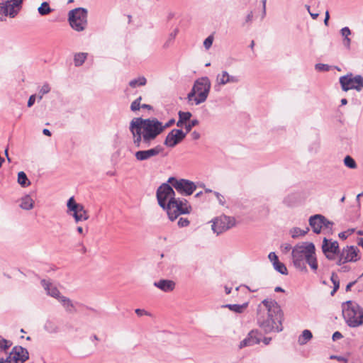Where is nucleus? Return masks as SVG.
<instances>
[{
    "label": "nucleus",
    "instance_id": "1",
    "mask_svg": "<svg viewBox=\"0 0 363 363\" xmlns=\"http://www.w3.org/2000/svg\"><path fill=\"white\" fill-rule=\"evenodd\" d=\"M129 130L132 135L133 146L142 149L150 146L151 143L162 133V122L156 118H134L130 122Z\"/></svg>",
    "mask_w": 363,
    "mask_h": 363
},
{
    "label": "nucleus",
    "instance_id": "2",
    "mask_svg": "<svg viewBox=\"0 0 363 363\" xmlns=\"http://www.w3.org/2000/svg\"><path fill=\"white\" fill-rule=\"evenodd\" d=\"M283 320L284 313L275 300L267 298L257 306V323L266 333L282 331Z\"/></svg>",
    "mask_w": 363,
    "mask_h": 363
},
{
    "label": "nucleus",
    "instance_id": "3",
    "mask_svg": "<svg viewBox=\"0 0 363 363\" xmlns=\"http://www.w3.org/2000/svg\"><path fill=\"white\" fill-rule=\"evenodd\" d=\"M291 257L294 267L299 270H306V264L313 271L318 269L315 248L312 242H305L295 245L292 249Z\"/></svg>",
    "mask_w": 363,
    "mask_h": 363
},
{
    "label": "nucleus",
    "instance_id": "4",
    "mask_svg": "<svg viewBox=\"0 0 363 363\" xmlns=\"http://www.w3.org/2000/svg\"><path fill=\"white\" fill-rule=\"evenodd\" d=\"M211 87V83L208 77L197 79L187 95L188 101H194L196 105L205 102L208 96Z\"/></svg>",
    "mask_w": 363,
    "mask_h": 363
},
{
    "label": "nucleus",
    "instance_id": "5",
    "mask_svg": "<svg viewBox=\"0 0 363 363\" xmlns=\"http://www.w3.org/2000/svg\"><path fill=\"white\" fill-rule=\"evenodd\" d=\"M342 311L348 326L355 328L363 324V308L357 303L352 301L342 303Z\"/></svg>",
    "mask_w": 363,
    "mask_h": 363
},
{
    "label": "nucleus",
    "instance_id": "6",
    "mask_svg": "<svg viewBox=\"0 0 363 363\" xmlns=\"http://www.w3.org/2000/svg\"><path fill=\"white\" fill-rule=\"evenodd\" d=\"M164 209L167 211L169 218L171 220H174L182 214L189 213L191 207L186 199H176L167 202V207Z\"/></svg>",
    "mask_w": 363,
    "mask_h": 363
},
{
    "label": "nucleus",
    "instance_id": "7",
    "mask_svg": "<svg viewBox=\"0 0 363 363\" xmlns=\"http://www.w3.org/2000/svg\"><path fill=\"white\" fill-rule=\"evenodd\" d=\"M70 26L76 31L84 30L87 25V11L83 8H77L69 12Z\"/></svg>",
    "mask_w": 363,
    "mask_h": 363
},
{
    "label": "nucleus",
    "instance_id": "8",
    "mask_svg": "<svg viewBox=\"0 0 363 363\" xmlns=\"http://www.w3.org/2000/svg\"><path fill=\"white\" fill-rule=\"evenodd\" d=\"M339 82L341 89L344 91L351 89L361 91L363 89V77L359 74L354 75L352 73H348L346 75L341 76Z\"/></svg>",
    "mask_w": 363,
    "mask_h": 363
},
{
    "label": "nucleus",
    "instance_id": "9",
    "mask_svg": "<svg viewBox=\"0 0 363 363\" xmlns=\"http://www.w3.org/2000/svg\"><path fill=\"white\" fill-rule=\"evenodd\" d=\"M167 182L174 187L176 191L185 196L191 195L196 189V184L190 180L185 179H177L175 177H169Z\"/></svg>",
    "mask_w": 363,
    "mask_h": 363
},
{
    "label": "nucleus",
    "instance_id": "10",
    "mask_svg": "<svg viewBox=\"0 0 363 363\" xmlns=\"http://www.w3.org/2000/svg\"><path fill=\"white\" fill-rule=\"evenodd\" d=\"M172 186L167 183L162 184L157 190V199L159 205L162 208L167 207V202L175 200V192Z\"/></svg>",
    "mask_w": 363,
    "mask_h": 363
},
{
    "label": "nucleus",
    "instance_id": "11",
    "mask_svg": "<svg viewBox=\"0 0 363 363\" xmlns=\"http://www.w3.org/2000/svg\"><path fill=\"white\" fill-rule=\"evenodd\" d=\"M212 230L219 235L233 227L235 224V218L225 215L216 218L212 221Z\"/></svg>",
    "mask_w": 363,
    "mask_h": 363
},
{
    "label": "nucleus",
    "instance_id": "12",
    "mask_svg": "<svg viewBox=\"0 0 363 363\" xmlns=\"http://www.w3.org/2000/svg\"><path fill=\"white\" fill-rule=\"evenodd\" d=\"M68 213H70L77 223L86 220L89 215L82 204L76 203L73 197L69 198L67 203Z\"/></svg>",
    "mask_w": 363,
    "mask_h": 363
},
{
    "label": "nucleus",
    "instance_id": "13",
    "mask_svg": "<svg viewBox=\"0 0 363 363\" xmlns=\"http://www.w3.org/2000/svg\"><path fill=\"white\" fill-rule=\"evenodd\" d=\"M309 225L313 233L319 234L323 228L331 230L333 225L332 221L328 220L324 216L321 214H315L309 218Z\"/></svg>",
    "mask_w": 363,
    "mask_h": 363
},
{
    "label": "nucleus",
    "instance_id": "14",
    "mask_svg": "<svg viewBox=\"0 0 363 363\" xmlns=\"http://www.w3.org/2000/svg\"><path fill=\"white\" fill-rule=\"evenodd\" d=\"M163 150V147L158 145L150 149L136 151L134 156L138 162L149 161L157 157Z\"/></svg>",
    "mask_w": 363,
    "mask_h": 363
},
{
    "label": "nucleus",
    "instance_id": "15",
    "mask_svg": "<svg viewBox=\"0 0 363 363\" xmlns=\"http://www.w3.org/2000/svg\"><path fill=\"white\" fill-rule=\"evenodd\" d=\"M28 359V350L21 346H15L5 361L7 363H23Z\"/></svg>",
    "mask_w": 363,
    "mask_h": 363
},
{
    "label": "nucleus",
    "instance_id": "16",
    "mask_svg": "<svg viewBox=\"0 0 363 363\" xmlns=\"http://www.w3.org/2000/svg\"><path fill=\"white\" fill-rule=\"evenodd\" d=\"M322 250L328 259L333 260L336 255L340 252L339 244L335 240L333 241L325 238L323 240Z\"/></svg>",
    "mask_w": 363,
    "mask_h": 363
},
{
    "label": "nucleus",
    "instance_id": "17",
    "mask_svg": "<svg viewBox=\"0 0 363 363\" xmlns=\"http://www.w3.org/2000/svg\"><path fill=\"white\" fill-rule=\"evenodd\" d=\"M186 135V133L181 129H173L166 136L164 145L168 147H174L185 138Z\"/></svg>",
    "mask_w": 363,
    "mask_h": 363
},
{
    "label": "nucleus",
    "instance_id": "18",
    "mask_svg": "<svg viewBox=\"0 0 363 363\" xmlns=\"http://www.w3.org/2000/svg\"><path fill=\"white\" fill-rule=\"evenodd\" d=\"M239 82V78L234 75H230L227 71L223 70L218 73L216 77L214 89L219 91L220 86L227 84H236Z\"/></svg>",
    "mask_w": 363,
    "mask_h": 363
},
{
    "label": "nucleus",
    "instance_id": "19",
    "mask_svg": "<svg viewBox=\"0 0 363 363\" xmlns=\"http://www.w3.org/2000/svg\"><path fill=\"white\" fill-rule=\"evenodd\" d=\"M22 2L23 0H7L2 3L5 18H14L21 10Z\"/></svg>",
    "mask_w": 363,
    "mask_h": 363
},
{
    "label": "nucleus",
    "instance_id": "20",
    "mask_svg": "<svg viewBox=\"0 0 363 363\" xmlns=\"http://www.w3.org/2000/svg\"><path fill=\"white\" fill-rule=\"evenodd\" d=\"M343 262H356L360 259L359 250L354 246H347L342 250Z\"/></svg>",
    "mask_w": 363,
    "mask_h": 363
},
{
    "label": "nucleus",
    "instance_id": "21",
    "mask_svg": "<svg viewBox=\"0 0 363 363\" xmlns=\"http://www.w3.org/2000/svg\"><path fill=\"white\" fill-rule=\"evenodd\" d=\"M41 284L46 291L47 294L58 300L62 295L58 290V289L51 282L43 279L41 280Z\"/></svg>",
    "mask_w": 363,
    "mask_h": 363
},
{
    "label": "nucleus",
    "instance_id": "22",
    "mask_svg": "<svg viewBox=\"0 0 363 363\" xmlns=\"http://www.w3.org/2000/svg\"><path fill=\"white\" fill-rule=\"evenodd\" d=\"M259 342L260 340L257 337V333L252 330L248 333L247 336L240 342L239 348L242 349L245 347L252 346L259 343Z\"/></svg>",
    "mask_w": 363,
    "mask_h": 363
},
{
    "label": "nucleus",
    "instance_id": "23",
    "mask_svg": "<svg viewBox=\"0 0 363 363\" xmlns=\"http://www.w3.org/2000/svg\"><path fill=\"white\" fill-rule=\"evenodd\" d=\"M175 282L169 279H160L154 283V286L164 292L172 291L175 288Z\"/></svg>",
    "mask_w": 363,
    "mask_h": 363
},
{
    "label": "nucleus",
    "instance_id": "24",
    "mask_svg": "<svg viewBox=\"0 0 363 363\" xmlns=\"http://www.w3.org/2000/svg\"><path fill=\"white\" fill-rule=\"evenodd\" d=\"M67 313H75L77 308L72 301L65 296H62L57 300Z\"/></svg>",
    "mask_w": 363,
    "mask_h": 363
},
{
    "label": "nucleus",
    "instance_id": "25",
    "mask_svg": "<svg viewBox=\"0 0 363 363\" xmlns=\"http://www.w3.org/2000/svg\"><path fill=\"white\" fill-rule=\"evenodd\" d=\"M249 303L245 302L242 304H226L222 307L228 308L231 311L237 313H242L248 307Z\"/></svg>",
    "mask_w": 363,
    "mask_h": 363
},
{
    "label": "nucleus",
    "instance_id": "26",
    "mask_svg": "<svg viewBox=\"0 0 363 363\" xmlns=\"http://www.w3.org/2000/svg\"><path fill=\"white\" fill-rule=\"evenodd\" d=\"M34 206V201L30 195H26L21 199L20 207L26 211L31 210Z\"/></svg>",
    "mask_w": 363,
    "mask_h": 363
},
{
    "label": "nucleus",
    "instance_id": "27",
    "mask_svg": "<svg viewBox=\"0 0 363 363\" xmlns=\"http://www.w3.org/2000/svg\"><path fill=\"white\" fill-rule=\"evenodd\" d=\"M44 330L49 333H57L59 332V326L54 320H47L44 324Z\"/></svg>",
    "mask_w": 363,
    "mask_h": 363
},
{
    "label": "nucleus",
    "instance_id": "28",
    "mask_svg": "<svg viewBox=\"0 0 363 363\" xmlns=\"http://www.w3.org/2000/svg\"><path fill=\"white\" fill-rule=\"evenodd\" d=\"M88 54L86 52H78L74 55V63L76 67H79L85 62Z\"/></svg>",
    "mask_w": 363,
    "mask_h": 363
},
{
    "label": "nucleus",
    "instance_id": "29",
    "mask_svg": "<svg viewBox=\"0 0 363 363\" xmlns=\"http://www.w3.org/2000/svg\"><path fill=\"white\" fill-rule=\"evenodd\" d=\"M313 335L310 330H304L302 334L299 336L298 342L299 345H303L306 344L312 338Z\"/></svg>",
    "mask_w": 363,
    "mask_h": 363
},
{
    "label": "nucleus",
    "instance_id": "30",
    "mask_svg": "<svg viewBox=\"0 0 363 363\" xmlns=\"http://www.w3.org/2000/svg\"><path fill=\"white\" fill-rule=\"evenodd\" d=\"M309 228H306L305 230H302L299 228H293L290 230V234L293 238H297L300 236H303L308 233Z\"/></svg>",
    "mask_w": 363,
    "mask_h": 363
},
{
    "label": "nucleus",
    "instance_id": "31",
    "mask_svg": "<svg viewBox=\"0 0 363 363\" xmlns=\"http://www.w3.org/2000/svg\"><path fill=\"white\" fill-rule=\"evenodd\" d=\"M18 183L23 187H27L30 184V182L28 179V177L24 172H18Z\"/></svg>",
    "mask_w": 363,
    "mask_h": 363
},
{
    "label": "nucleus",
    "instance_id": "32",
    "mask_svg": "<svg viewBox=\"0 0 363 363\" xmlns=\"http://www.w3.org/2000/svg\"><path fill=\"white\" fill-rule=\"evenodd\" d=\"M147 83V79L145 77H140L138 79H134L129 82V86L132 88H135L139 86H145Z\"/></svg>",
    "mask_w": 363,
    "mask_h": 363
},
{
    "label": "nucleus",
    "instance_id": "33",
    "mask_svg": "<svg viewBox=\"0 0 363 363\" xmlns=\"http://www.w3.org/2000/svg\"><path fill=\"white\" fill-rule=\"evenodd\" d=\"M52 11V9L50 7L49 4L46 1L43 2L38 9V11L41 16L48 15Z\"/></svg>",
    "mask_w": 363,
    "mask_h": 363
},
{
    "label": "nucleus",
    "instance_id": "34",
    "mask_svg": "<svg viewBox=\"0 0 363 363\" xmlns=\"http://www.w3.org/2000/svg\"><path fill=\"white\" fill-rule=\"evenodd\" d=\"M273 267L276 271H277L278 272H279L281 274L286 275L288 274V270H287L286 267L285 266L284 264L280 262L279 261L274 262L273 264Z\"/></svg>",
    "mask_w": 363,
    "mask_h": 363
},
{
    "label": "nucleus",
    "instance_id": "35",
    "mask_svg": "<svg viewBox=\"0 0 363 363\" xmlns=\"http://www.w3.org/2000/svg\"><path fill=\"white\" fill-rule=\"evenodd\" d=\"M178 32H179V29L175 28L171 33H169L168 39L167 40V41L164 43V44L163 45V47L164 48H167L169 47V45L172 44V43L175 39Z\"/></svg>",
    "mask_w": 363,
    "mask_h": 363
},
{
    "label": "nucleus",
    "instance_id": "36",
    "mask_svg": "<svg viewBox=\"0 0 363 363\" xmlns=\"http://www.w3.org/2000/svg\"><path fill=\"white\" fill-rule=\"evenodd\" d=\"M345 165L350 169H355L357 164L354 160L350 156H346L344 159Z\"/></svg>",
    "mask_w": 363,
    "mask_h": 363
},
{
    "label": "nucleus",
    "instance_id": "37",
    "mask_svg": "<svg viewBox=\"0 0 363 363\" xmlns=\"http://www.w3.org/2000/svg\"><path fill=\"white\" fill-rule=\"evenodd\" d=\"M331 281L334 284L333 290L331 291V295L333 296L340 286L338 277L335 273L331 276Z\"/></svg>",
    "mask_w": 363,
    "mask_h": 363
},
{
    "label": "nucleus",
    "instance_id": "38",
    "mask_svg": "<svg viewBox=\"0 0 363 363\" xmlns=\"http://www.w3.org/2000/svg\"><path fill=\"white\" fill-rule=\"evenodd\" d=\"M142 100V97L139 96L135 101L131 103L130 109L132 111H138L141 108L140 101Z\"/></svg>",
    "mask_w": 363,
    "mask_h": 363
},
{
    "label": "nucleus",
    "instance_id": "39",
    "mask_svg": "<svg viewBox=\"0 0 363 363\" xmlns=\"http://www.w3.org/2000/svg\"><path fill=\"white\" fill-rule=\"evenodd\" d=\"M50 91V87L49 84H45L40 90V95L38 96L39 100H41L43 99V95L48 94Z\"/></svg>",
    "mask_w": 363,
    "mask_h": 363
},
{
    "label": "nucleus",
    "instance_id": "40",
    "mask_svg": "<svg viewBox=\"0 0 363 363\" xmlns=\"http://www.w3.org/2000/svg\"><path fill=\"white\" fill-rule=\"evenodd\" d=\"M198 124H199V121L196 119L189 121L188 123H186L185 125V129H186L185 133H187L190 132L191 130L192 129V128L197 125Z\"/></svg>",
    "mask_w": 363,
    "mask_h": 363
},
{
    "label": "nucleus",
    "instance_id": "41",
    "mask_svg": "<svg viewBox=\"0 0 363 363\" xmlns=\"http://www.w3.org/2000/svg\"><path fill=\"white\" fill-rule=\"evenodd\" d=\"M315 68L319 72H327L330 70V66L328 65L322 63L316 64Z\"/></svg>",
    "mask_w": 363,
    "mask_h": 363
},
{
    "label": "nucleus",
    "instance_id": "42",
    "mask_svg": "<svg viewBox=\"0 0 363 363\" xmlns=\"http://www.w3.org/2000/svg\"><path fill=\"white\" fill-rule=\"evenodd\" d=\"M191 116H192L191 113L189 111H186V112L179 111V118H180V119L184 121L185 122H186L187 121H189Z\"/></svg>",
    "mask_w": 363,
    "mask_h": 363
},
{
    "label": "nucleus",
    "instance_id": "43",
    "mask_svg": "<svg viewBox=\"0 0 363 363\" xmlns=\"http://www.w3.org/2000/svg\"><path fill=\"white\" fill-rule=\"evenodd\" d=\"M213 42V36L209 35L207 38L205 39L203 41V46L206 48V50H209L210 48L212 46Z\"/></svg>",
    "mask_w": 363,
    "mask_h": 363
},
{
    "label": "nucleus",
    "instance_id": "44",
    "mask_svg": "<svg viewBox=\"0 0 363 363\" xmlns=\"http://www.w3.org/2000/svg\"><path fill=\"white\" fill-rule=\"evenodd\" d=\"M11 345V344L5 339H3L2 341L0 340V349L1 350L6 351Z\"/></svg>",
    "mask_w": 363,
    "mask_h": 363
},
{
    "label": "nucleus",
    "instance_id": "45",
    "mask_svg": "<svg viewBox=\"0 0 363 363\" xmlns=\"http://www.w3.org/2000/svg\"><path fill=\"white\" fill-rule=\"evenodd\" d=\"M341 35L345 38H349L348 36L351 35V30L348 27H344L340 30Z\"/></svg>",
    "mask_w": 363,
    "mask_h": 363
},
{
    "label": "nucleus",
    "instance_id": "46",
    "mask_svg": "<svg viewBox=\"0 0 363 363\" xmlns=\"http://www.w3.org/2000/svg\"><path fill=\"white\" fill-rule=\"evenodd\" d=\"M214 195L216 196L218 201L219 202V203L222 206H223L225 204V198L223 195H221L220 193L217 192V191H214Z\"/></svg>",
    "mask_w": 363,
    "mask_h": 363
},
{
    "label": "nucleus",
    "instance_id": "47",
    "mask_svg": "<svg viewBox=\"0 0 363 363\" xmlns=\"http://www.w3.org/2000/svg\"><path fill=\"white\" fill-rule=\"evenodd\" d=\"M135 313L138 316H142V315L151 316V313L147 312V311H145L144 309L137 308V309L135 310Z\"/></svg>",
    "mask_w": 363,
    "mask_h": 363
},
{
    "label": "nucleus",
    "instance_id": "48",
    "mask_svg": "<svg viewBox=\"0 0 363 363\" xmlns=\"http://www.w3.org/2000/svg\"><path fill=\"white\" fill-rule=\"evenodd\" d=\"M189 220L187 218H180L178 221V225L179 227H186L189 225Z\"/></svg>",
    "mask_w": 363,
    "mask_h": 363
},
{
    "label": "nucleus",
    "instance_id": "49",
    "mask_svg": "<svg viewBox=\"0 0 363 363\" xmlns=\"http://www.w3.org/2000/svg\"><path fill=\"white\" fill-rule=\"evenodd\" d=\"M268 258L270 260V262L274 264V262H277L279 261L277 255L275 254V252H272L269 254Z\"/></svg>",
    "mask_w": 363,
    "mask_h": 363
},
{
    "label": "nucleus",
    "instance_id": "50",
    "mask_svg": "<svg viewBox=\"0 0 363 363\" xmlns=\"http://www.w3.org/2000/svg\"><path fill=\"white\" fill-rule=\"evenodd\" d=\"M174 122H175L174 119H171L167 123H166L165 124H163L162 123V133L164 131V130L166 128H169L170 126H172L174 123Z\"/></svg>",
    "mask_w": 363,
    "mask_h": 363
},
{
    "label": "nucleus",
    "instance_id": "51",
    "mask_svg": "<svg viewBox=\"0 0 363 363\" xmlns=\"http://www.w3.org/2000/svg\"><path fill=\"white\" fill-rule=\"evenodd\" d=\"M253 18V12L250 11L245 18V23H250Z\"/></svg>",
    "mask_w": 363,
    "mask_h": 363
},
{
    "label": "nucleus",
    "instance_id": "52",
    "mask_svg": "<svg viewBox=\"0 0 363 363\" xmlns=\"http://www.w3.org/2000/svg\"><path fill=\"white\" fill-rule=\"evenodd\" d=\"M35 95H31L29 99H28V107H31L34 103H35Z\"/></svg>",
    "mask_w": 363,
    "mask_h": 363
},
{
    "label": "nucleus",
    "instance_id": "53",
    "mask_svg": "<svg viewBox=\"0 0 363 363\" xmlns=\"http://www.w3.org/2000/svg\"><path fill=\"white\" fill-rule=\"evenodd\" d=\"M342 337V335L341 334V333L338 332V331H336L333 333V340L334 341L335 340H340Z\"/></svg>",
    "mask_w": 363,
    "mask_h": 363
},
{
    "label": "nucleus",
    "instance_id": "54",
    "mask_svg": "<svg viewBox=\"0 0 363 363\" xmlns=\"http://www.w3.org/2000/svg\"><path fill=\"white\" fill-rule=\"evenodd\" d=\"M306 7L308 13H310L311 16L312 17V18L314 19V20L318 18V16H319V13H311L310 11V6H308V5H306Z\"/></svg>",
    "mask_w": 363,
    "mask_h": 363
},
{
    "label": "nucleus",
    "instance_id": "55",
    "mask_svg": "<svg viewBox=\"0 0 363 363\" xmlns=\"http://www.w3.org/2000/svg\"><path fill=\"white\" fill-rule=\"evenodd\" d=\"M331 359H337L338 361L340 362H342L344 363H347V359L345 358V357H337V356H331Z\"/></svg>",
    "mask_w": 363,
    "mask_h": 363
},
{
    "label": "nucleus",
    "instance_id": "56",
    "mask_svg": "<svg viewBox=\"0 0 363 363\" xmlns=\"http://www.w3.org/2000/svg\"><path fill=\"white\" fill-rule=\"evenodd\" d=\"M191 138H192L193 140H198L201 137L200 133L199 132H197V131H193L191 133Z\"/></svg>",
    "mask_w": 363,
    "mask_h": 363
},
{
    "label": "nucleus",
    "instance_id": "57",
    "mask_svg": "<svg viewBox=\"0 0 363 363\" xmlns=\"http://www.w3.org/2000/svg\"><path fill=\"white\" fill-rule=\"evenodd\" d=\"M3 4L2 3L1 4L0 3V21H4L6 18H5V14L4 13V11H3Z\"/></svg>",
    "mask_w": 363,
    "mask_h": 363
},
{
    "label": "nucleus",
    "instance_id": "58",
    "mask_svg": "<svg viewBox=\"0 0 363 363\" xmlns=\"http://www.w3.org/2000/svg\"><path fill=\"white\" fill-rule=\"evenodd\" d=\"M350 43H351V39L349 38H345L343 39V44L345 47L347 48H350Z\"/></svg>",
    "mask_w": 363,
    "mask_h": 363
},
{
    "label": "nucleus",
    "instance_id": "59",
    "mask_svg": "<svg viewBox=\"0 0 363 363\" xmlns=\"http://www.w3.org/2000/svg\"><path fill=\"white\" fill-rule=\"evenodd\" d=\"M329 18H330L329 12L327 11L325 12V18L324 19V23H325V26L328 25Z\"/></svg>",
    "mask_w": 363,
    "mask_h": 363
},
{
    "label": "nucleus",
    "instance_id": "60",
    "mask_svg": "<svg viewBox=\"0 0 363 363\" xmlns=\"http://www.w3.org/2000/svg\"><path fill=\"white\" fill-rule=\"evenodd\" d=\"M338 236L341 239H346L348 237L345 231L340 233Z\"/></svg>",
    "mask_w": 363,
    "mask_h": 363
},
{
    "label": "nucleus",
    "instance_id": "61",
    "mask_svg": "<svg viewBox=\"0 0 363 363\" xmlns=\"http://www.w3.org/2000/svg\"><path fill=\"white\" fill-rule=\"evenodd\" d=\"M283 248L285 252H288L291 249V246L290 244L286 243L283 245Z\"/></svg>",
    "mask_w": 363,
    "mask_h": 363
},
{
    "label": "nucleus",
    "instance_id": "62",
    "mask_svg": "<svg viewBox=\"0 0 363 363\" xmlns=\"http://www.w3.org/2000/svg\"><path fill=\"white\" fill-rule=\"evenodd\" d=\"M184 123H186V122L182 119H180V118H179V121L177 122V126L182 128V127H183Z\"/></svg>",
    "mask_w": 363,
    "mask_h": 363
},
{
    "label": "nucleus",
    "instance_id": "63",
    "mask_svg": "<svg viewBox=\"0 0 363 363\" xmlns=\"http://www.w3.org/2000/svg\"><path fill=\"white\" fill-rule=\"evenodd\" d=\"M344 259L342 258V254L340 253V258L337 262L338 265H341L342 264L346 263L347 262H343Z\"/></svg>",
    "mask_w": 363,
    "mask_h": 363
},
{
    "label": "nucleus",
    "instance_id": "64",
    "mask_svg": "<svg viewBox=\"0 0 363 363\" xmlns=\"http://www.w3.org/2000/svg\"><path fill=\"white\" fill-rule=\"evenodd\" d=\"M43 133L45 135H47V136H50L51 135V132L48 129H46V128L43 129Z\"/></svg>",
    "mask_w": 363,
    "mask_h": 363
}]
</instances>
